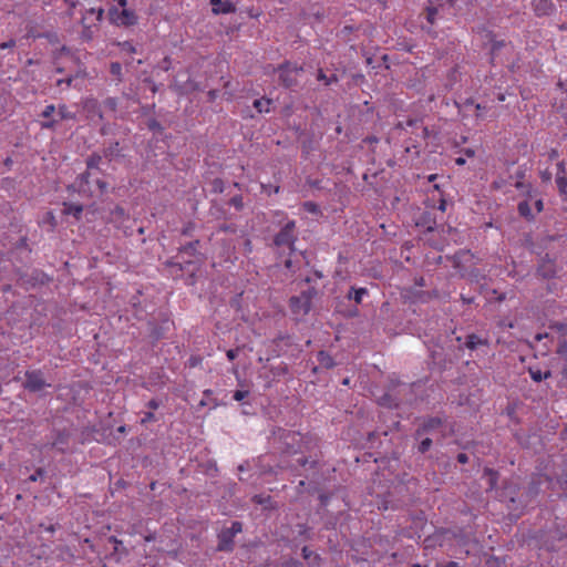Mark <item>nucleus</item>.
I'll list each match as a JSON object with an SVG mask.
<instances>
[{"mask_svg":"<svg viewBox=\"0 0 567 567\" xmlns=\"http://www.w3.org/2000/svg\"><path fill=\"white\" fill-rule=\"evenodd\" d=\"M261 187H262V189H265V192H267L269 195H270L271 193H274V194H278V193H279V190H280V187H279V186H269V187H267L266 185H264V184H262V185H261Z\"/></svg>","mask_w":567,"mask_h":567,"instance_id":"79ce46f5","label":"nucleus"},{"mask_svg":"<svg viewBox=\"0 0 567 567\" xmlns=\"http://www.w3.org/2000/svg\"><path fill=\"white\" fill-rule=\"evenodd\" d=\"M302 208L307 212V213H310V214H319L320 213V209H319V206L313 203V202H305L302 204Z\"/></svg>","mask_w":567,"mask_h":567,"instance_id":"a878e982","label":"nucleus"},{"mask_svg":"<svg viewBox=\"0 0 567 567\" xmlns=\"http://www.w3.org/2000/svg\"><path fill=\"white\" fill-rule=\"evenodd\" d=\"M52 447L56 449L61 453H65L70 450V435L65 432H60L52 442Z\"/></svg>","mask_w":567,"mask_h":567,"instance_id":"ddd939ff","label":"nucleus"},{"mask_svg":"<svg viewBox=\"0 0 567 567\" xmlns=\"http://www.w3.org/2000/svg\"><path fill=\"white\" fill-rule=\"evenodd\" d=\"M63 83H65L68 86H70V85H71V83H72V79H71V78H69V79H65V80H59V81H58V85H61V84H63Z\"/></svg>","mask_w":567,"mask_h":567,"instance_id":"6e6d98bb","label":"nucleus"},{"mask_svg":"<svg viewBox=\"0 0 567 567\" xmlns=\"http://www.w3.org/2000/svg\"><path fill=\"white\" fill-rule=\"evenodd\" d=\"M437 8L434 7H427L426 8V21L432 25L435 22L436 14H437Z\"/></svg>","mask_w":567,"mask_h":567,"instance_id":"bb28decb","label":"nucleus"},{"mask_svg":"<svg viewBox=\"0 0 567 567\" xmlns=\"http://www.w3.org/2000/svg\"><path fill=\"white\" fill-rule=\"evenodd\" d=\"M567 537L566 533H560L558 539L561 540Z\"/></svg>","mask_w":567,"mask_h":567,"instance_id":"338daca9","label":"nucleus"},{"mask_svg":"<svg viewBox=\"0 0 567 567\" xmlns=\"http://www.w3.org/2000/svg\"><path fill=\"white\" fill-rule=\"evenodd\" d=\"M198 245V240L194 243H189L183 248V251L185 252H194L196 250V246Z\"/></svg>","mask_w":567,"mask_h":567,"instance_id":"a19ab883","label":"nucleus"},{"mask_svg":"<svg viewBox=\"0 0 567 567\" xmlns=\"http://www.w3.org/2000/svg\"><path fill=\"white\" fill-rule=\"evenodd\" d=\"M248 394H249V392H248V391L237 390V391H235V393H234L233 398H234V400H236V401H241V400H244L245 398H247V396H248Z\"/></svg>","mask_w":567,"mask_h":567,"instance_id":"e433bc0d","label":"nucleus"},{"mask_svg":"<svg viewBox=\"0 0 567 567\" xmlns=\"http://www.w3.org/2000/svg\"><path fill=\"white\" fill-rule=\"evenodd\" d=\"M214 187L218 192H223V182L221 179L217 178L214 181Z\"/></svg>","mask_w":567,"mask_h":567,"instance_id":"8fccbe9b","label":"nucleus"},{"mask_svg":"<svg viewBox=\"0 0 567 567\" xmlns=\"http://www.w3.org/2000/svg\"><path fill=\"white\" fill-rule=\"evenodd\" d=\"M83 109L87 112L89 116L97 115L100 118H102V113L97 100L93 97L85 99L83 101Z\"/></svg>","mask_w":567,"mask_h":567,"instance_id":"f3484780","label":"nucleus"},{"mask_svg":"<svg viewBox=\"0 0 567 567\" xmlns=\"http://www.w3.org/2000/svg\"><path fill=\"white\" fill-rule=\"evenodd\" d=\"M202 363V358L200 357H197V355H192L188 360V365L190 368H195L197 367L198 364Z\"/></svg>","mask_w":567,"mask_h":567,"instance_id":"4c0bfd02","label":"nucleus"},{"mask_svg":"<svg viewBox=\"0 0 567 567\" xmlns=\"http://www.w3.org/2000/svg\"><path fill=\"white\" fill-rule=\"evenodd\" d=\"M538 274L544 278H550L555 275V266L551 261H544L539 268Z\"/></svg>","mask_w":567,"mask_h":567,"instance_id":"412c9836","label":"nucleus"},{"mask_svg":"<svg viewBox=\"0 0 567 567\" xmlns=\"http://www.w3.org/2000/svg\"><path fill=\"white\" fill-rule=\"evenodd\" d=\"M44 475L43 468H38L34 474L30 475L29 481L35 482L39 477Z\"/></svg>","mask_w":567,"mask_h":567,"instance_id":"58836bf2","label":"nucleus"},{"mask_svg":"<svg viewBox=\"0 0 567 567\" xmlns=\"http://www.w3.org/2000/svg\"><path fill=\"white\" fill-rule=\"evenodd\" d=\"M153 421H155V415L152 411H148V412L144 413V416L142 417L141 423L146 424V423H150Z\"/></svg>","mask_w":567,"mask_h":567,"instance_id":"c9c22d12","label":"nucleus"},{"mask_svg":"<svg viewBox=\"0 0 567 567\" xmlns=\"http://www.w3.org/2000/svg\"><path fill=\"white\" fill-rule=\"evenodd\" d=\"M58 115H59L60 120H75L76 118V114L74 112H71L65 104H60L58 106Z\"/></svg>","mask_w":567,"mask_h":567,"instance_id":"b1692460","label":"nucleus"},{"mask_svg":"<svg viewBox=\"0 0 567 567\" xmlns=\"http://www.w3.org/2000/svg\"><path fill=\"white\" fill-rule=\"evenodd\" d=\"M457 461L461 463V464H465L467 463L468 461V456L465 454V453H460L457 455Z\"/></svg>","mask_w":567,"mask_h":567,"instance_id":"09e8293b","label":"nucleus"},{"mask_svg":"<svg viewBox=\"0 0 567 567\" xmlns=\"http://www.w3.org/2000/svg\"><path fill=\"white\" fill-rule=\"evenodd\" d=\"M566 349H567V341H564L563 344H560L558 352L561 353Z\"/></svg>","mask_w":567,"mask_h":567,"instance_id":"052dcab7","label":"nucleus"},{"mask_svg":"<svg viewBox=\"0 0 567 567\" xmlns=\"http://www.w3.org/2000/svg\"><path fill=\"white\" fill-rule=\"evenodd\" d=\"M317 78H318V80H319V81L324 82V84H326V85H329V84H331L332 82H337V81H338V79H337V76H336V75H332V76L328 78V76L326 75V73H324L321 69L319 70V72H318V76H317Z\"/></svg>","mask_w":567,"mask_h":567,"instance_id":"cd10ccee","label":"nucleus"},{"mask_svg":"<svg viewBox=\"0 0 567 567\" xmlns=\"http://www.w3.org/2000/svg\"><path fill=\"white\" fill-rule=\"evenodd\" d=\"M234 547V536L227 529H224L218 535L217 549L220 551H230Z\"/></svg>","mask_w":567,"mask_h":567,"instance_id":"9b49d317","label":"nucleus"},{"mask_svg":"<svg viewBox=\"0 0 567 567\" xmlns=\"http://www.w3.org/2000/svg\"><path fill=\"white\" fill-rule=\"evenodd\" d=\"M512 47L506 43L504 40H496L491 35V60L492 62H496L498 59L499 52L502 49H511Z\"/></svg>","mask_w":567,"mask_h":567,"instance_id":"2eb2a0df","label":"nucleus"},{"mask_svg":"<svg viewBox=\"0 0 567 567\" xmlns=\"http://www.w3.org/2000/svg\"><path fill=\"white\" fill-rule=\"evenodd\" d=\"M443 420L439 416L429 417L425 420L421 426L415 432L416 439H420L423 434L429 433L435 429L442 426Z\"/></svg>","mask_w":567,"mask_h":567,"instance_id":"1a4fd4ad","label":"nucleus"},{"mask_svg":"<svg viewBox=\"0 0 567 567\" xmlns=\"http://www.w3.org/2000/svg\"><path fill=\"white\" fill-rule=\"evenodd\" d=\"M529 374H530V378L536 382H540L543 379H547L550 377L549 371L543 373L540 370H533V369L529 370Z\"/></svg>","mask_w":567,"mask_h":567,"instance_id":"393cba45","label":"nucleus"},{"mask_svg":"<svg viewBox=\"0 0 567 567\" xmlns=\"http://www.w3.org/2000/svg\"><path fill=\"white\" fill-rule=\"evenodd\" d=\"M109 13L111 21L120 27H133L138 22L135 11L127 8L121 11L117 8H111Z\"/></svg>","mask_w":567,"mask_h":567,"instance_id":"f03ea898","label":"nucleus"},{"mask_svg":"<svg viewBox=\"0 0 567 567\" xmlns=\"http://www.w3.org/2000/svg\"><path fill=\"white\" fill-rule=\"evenodd\" d=\"M474 100L466 99L462 103H457L458 113L462 118L474 117Z\"/></svg>","mask_w":567,"mask_h":567,"instance_id":"dca6fc26","label":"nucleus"},{"mask_svg":"<svg viewBox=\"0 0 567 567\" xmlns=\"http://www.w3.org/2000/svg\"><path fill=\"white\" fill-rule=\"evenodd\" d=\"M90 173H83L76 177L74 183L69 186V190H76L80 195L85 197H91L93 195V190L90 186Z\"/></svg>","mask_w":567,"mask_h":567,"instance_id":"39448f33","label":"nucleus"},{"mask_svg":"<svg viewBox=\"0 0 567 567\" xmlns=\"http://www.w3.org/2000/svg\"><path fill=\"white\" fill-rule=\"evenodd\" d=\"M13 47H16V40H13V39H11V40H9V41H7V42H2V43L0 44V49H1V50L11 49V48H13Z\"/></svg>","mask_w":567,"mask_h":567,"instance_id":"37998d69","label":"nucleus"},{"mask_svg":"<svg viewBox=\"0 0 567 567\" xmlns=\"http://www.w3.org/2000/svg\"><path fill=\"white\" fill-rule=\"evenodd\" d=\"M535 207H536V210H537L538 213H540V212L543 210V208H544L543 200H542V199H537V200L535 202Z\"/></svg>","mask_w":567,"mask_h":567,"instance_id":"3c124183","label":"nucleus"},{"mask_svg":"<svg viewBox=\"0 0 567 567\" xmlns=\"http://www.w3.org/2000/svg\"><path fill=\"white\" fill-rule=\"evenodd\" d=\"M434 228H435V221H433V223H429V224L426 225V230H427V231H433V230H434Z\"/></svg>","mask_w":567,"mask_h":567,"instance_id":"bf43d9fd","label":"nucleus"},{"mask_svg":"<svg viewBox=\"0 0 567 567\" xmlns=\"http://www.w3.org/2000/svg\"><path fill=\"white\" fill-rule=\"evenodd\" d=\"M48 384L45 383L41 371L37 370V371H29L25 373L24 386L28 390H30L32 392H38V391H41Z\"/></svg>","mask_w":567,"mask_h":567,"instance_id":"423d86ee","label":"nucleus"},{"mask_svg":"<svg viewBox=\"0 0 567 567\" xmlns=\"http://www.w3.org/2000/svg\"><path fill=\"white\" fill-rule=\"evenodd\" d=\"M110 72L112 75L116 76L118 80H121L122 75V65L118 62H112L110 65Z\"/></svg>","mask_w":567,"mask_h":567,"instance_id":"c85d7f7f","label":"nucleus"},{"mask_svg":"<svg viewBox=\"0 0 567 567\" xmlns=\"http://www.w3.org/2000/svg\"><path fill=\"white\" fill-rule=\"evenodd\" d=\"M302 554H303V557H305V558H308V557H309L308 548H307V547H303V549H302Z\"/></svg>","mask_w":567,"mask_h":567,"instance_id":"0e129e2a","label":"nucleus"},{"mask_svg":"<svg viewBox=\"0 0 567 567\" xmlns=\"http://www.w3.org/2000/svg\"><path fill=\"white\" fill-rule=\"evenodd\" d=\"M95 184L101 193H104L107 189V184L104 181L96 179Z\"/></svg>","mask_w":567,"mask_h":567,"instance_id":"c03bdc74","label":"nucleus"},{"mask_svg":"<svg viewBox=\"0 0 567 567\" xmlns=\"http://www.w3.org/2000/svg\"><path fill=\"white\" fill-rule=\"evenodd\" d=\"M533 7L539 17L550 14L555 8L551 0H533Z\"/></svg>","mask_w":567,"mask_h":567,"instance_id":"f8f14e48","label":"nucleus"},{"mask_svg":"<svg viewBox=\"0 0 567 567\" xmlns=\"http://www.w3.org/2000/svg\"><path fill=\"white\" fill-rule=\"evenodd\" d=\"M271 105H272V100L266 99V97H261V99L255 100V102H254V107L259 113H268V112H270Z\"/></svg>","mask_w":567,"mask_h":567,"instance_id":"aec40b11","label":"nucleus"},{"mask_svg":"<svg viewBox=\"0 0 567 567\" xmlns=\"http://www.w3.org/2000/svg\"><path fill=\"white\" fill-rule=\"evenodd\" d=\"M487 339H482L476 334H470L465 341V347L470 350H475L480 346H487Z\"/></svg>","mask_w":567,"mask_h":567,"instance_id":"6ab92c4d","label":"nucleus"},{"mask_svg":"<svg viewBox=\"0 0 567 567\" xmlns=\"http://www.w3.org/2000/svg\"><path fill=\"white\" fill-rule=\"evenodd\" d=\"M214 14H228L236 12V7L230 0H210Z\"/></svg>","mask_w":567,"mask_h":567,"instance_id":"6e6552de","label":"nucleus"},{"mask_svg":"<svg viewBox=\"0 0 567 567\" xmlns=\"http://www.w3.org/2000/svg\"><path fill=\"white\" fill-rule=\"evenodd\" d=\"M466 161L464 157H456L455 158V164L458 165V166H463L465 165Z\"/></svg>","mask_w":567,"mask_h":567,"instance_id":"5fc2aeb1","label":"nucleus"},{"mask_svg":"<svg viewBox=\"0 0 567 567\" xmlns=\"http://www.w3.org/2000/svg\"><path fill=\"white\" fill-rule=\"evenodd\" d=\"M104 105L110 109L111 111H116L117 107V100L115 97H107L104 101Z\"/></svg>","mask_w":567,"mask_h":567,"instance_id":"f704fd0d","label":"nucleus"},{"mask_svg":"<svg viewBox=\"0 0 567 567\" xmlns=\"http://www.w3.org/2000/svg\"><path fill=\"white\" fill-rule=\"evenodd\" d=\"M89 13H91V14H96V19L100 21V20H102V17H103L104 10H103V9H101V8H100V9H97V10H96V9H91V10L89 11Z\"/></svg>","mask_w":567,"mask_h":567,"instance_id":"49530a36","label":"nucleus"},{"mask_svg":"<svg viewBox=\"0 0 567 567\" xmlns=\"http://www.w3.org/2000/svg\"><path fill=\"white\" fill-rule=\"evenodd\" d=\"M441 567H460V566L455 561H449V563H446L445 565H443Z\"/></svg>","mask_w":567,"mask_h":567,"instance_id":"4d7b16f0","label":"nucleus"},{"mask_svg":"<svg viewBox=\"0 0 567 567\" xmlns=\"http://www.w3.org/2000/svg\"><path fill=\"white\" fill-rule=\"evenodd\" d=\"M285 265H286L287 268H290L291 267V260L290 259L286 260Z\"/></svg>","mask_w":567,"mask_h":567,"instance_id":"774afa93","label":"nucleus"},{"mask_svg":"<svg viewBox=\"0 0 567 567\" xmlns=\"http://www.w3.org/2000/svg\"><path fill=\"white\" fill-rule=\"evenodd\" d=\"M365 295H368L367 288H351L348 298L353 299L355 303H361Z\"/></svg>","mask_w":567,"mask_h":567,"instance_id":"4be33fe9","label":"nucleus"},{"mask_svg":"<svg viewBox=\"0 0 567 567\" xmlns=\"http://www.w3.org/2000/svg\"><path fill=\"white\" fill-rule=\"evenodd\" d=\"M109 540L115 545V549H117V548H118V545H121V544H122V542H121L120 539H117L115 536H111V537L109 538Z\"/></svg>","mask_w":567,"mask_h":567,"instance_id":"603ef678","label":"nucleus"},{"mask_svg":"<svg viewBox=\"0 0 567 567\" xmlns=\"http://www.w3.org/2000/svg\"><path fill=\"white\" fill-rule=\"evenodd\" d=\"M486 111V106H483L478 103H475L474 104V117L476 120H483L484 118V114L483 112Z\"/></svg>","mask_w":567,"mask_h":567,"instance_id":"c756f323","label":"nucleus"},{"mask_svg":"<svg viewBox=\"0 0 567 567\" xmlns=\"http://www.w3.org/2000/svg\"><path fill=\"white\" fill-rule=\"evenodd\" d=\"M124 47H125V49H126L127 51H130V52H135V48H134L132 44H130V43H127V42H126V43H124Z\"/></svg>","mask_w":567,"mask_h":567,"instance_id":"13d9d810","label":"nucleus"},{"mask_svg":"<svg viewBox=\"0 0 567 567\" xmlns=\"http://www.w3.org/2000/svg\"><path fill=\"white\" fill-rule=\"evenodd\" d=\"M227 530L229 533L233 534V536L235 537L238 533H240L243 530V525L240 522H233L231 523V526L229 528H227Z\"/></svg>","mask_w":567,"mask_h":567,"instance_id":"72a5a7b5","label":"nucleus"},{"mask_svg":"<svg viewBox=\"0 0 567 567\" xmlns=\"http://www.w3.org/2000/svg\"><path fill=\"white\" fill-rule=\"evenodd\" d=\"M517 209H518L519 215L523 216L524 218H526L527 220H530L534 218V216L532 214L530 205L527 200L520 202L518 204Z\"/></svg>","mask_w":567,"mask_h":567,"instance_id":"5701e85b","label":"nucleus"},{"mask_svg":"<svg viewBox=\"0 0 567 567\" xmlns=\"http://www.w3.org/2000/svg\"><path fill=\"white\" fill-rule=\"evenodd\" d=\"M161 403L156 399H152L147 402V408L151 410H157L159 408Z\"/></svg>","mask_w":567,"mask_h":567,"instance_id":"a18cd8bd","label":"nucleus"},{"mask_svg":"<svg viewBox=\"0 0 567 567\" xmlns=\"http://www.w3.org/2000/svg\"><path fill=\"white\" fill-rule=\"evenodd\" d=\"M556 185L560 195L567 199V177L564 163L557 165Z\"/></svg>","mask_w":567,"mask_h":567,"instance_id":"9d476101","label":"nucleus"},{"mask_svg":"<svg viewBox=\"0 0 567 567\" xmlns=\"http://www.w3.org/2000/svg\"><path fill=\"white\" fill-rule=\"evenodd\" d=\"M493 187H494V188H496V189H499V188L502 187V183H501V182H498V181H495V182L493 183Z\"/></svg>","mask_w":567,"mask_h":567,"instance_id":"e2e57ef3","label":"nucleus"},{"mask_svg":"<svg viewBox=\"0 0 567 567\" xmlns=\"http://www.w3.org/2000/svg\"><path fill=\"white\" fill-rule=\"evenodd\" d=\"M101 161V156L100 155H92L87 158L86 161V165H87V168H96L99 163Z\"/></svg>","mask_w":567,"mask_h":567,"instance_id":"473e14b6","label":"nucleus"},{"mask_svg":"<svg viewBox=\"0 0 567 567\" xmlns=\"http://www.w3.org/2000/svg\"><path fill=\"white\" fill-rule=\"evenodd\" d=\"M316 295L313 288L302 291L299 296H293L289 300V307L293 316L305 317L311 309V301Z\"/></svg>","mask_w":567,"mask_h":567,"instance_id":"f257e3e1","label":"nucleus"},{"mask_svg":"<svg viewBox=\"0 0 567 567\" xmlns=\"http://www.w3.org/2000/svg\"><path fill=\"white\" fill-rule=\"evenodd\" d=\"M63 214L64 215H72L76 219L81 218L82 212H83V205L75 204V203H63Z\"/></svg>","mask_w":567,"mask_h":567,"instance_id":"a211bd4d","label":"nucleus"},{"mask_svg":"<svg viewBox=\"0 0 567 567\" xmlns=\"http://www.w3.org/2000/svg\"><path fill=\"white\" fill-rule=\"evenodd\" d=\"M486 473H488L491 475V487H494L495 482H496V472H494L492 470H486Z\"/></svg>","mask_w":567,"mask_h":567,"instance_id":"de8ad7c7","label":"nucleus"},{"mask_svg":"<svg viewBox=\"0 0 567 567\" xmlns=\"http://www.w3.org/2000/svg\"><path fill=\"white\" fill-rule=\"evenodd\" d=\"M431 446H432V440L426 437L420 442L419 452L425 453L430 450Z\"/></svg>","mask_w":567,"mask_h":567,"instance_id":"2f4dec72","label":"nucleus"},{"mask_svg":"<svg viewBox=\"0 0 567 567\" xmlns=\"http://www.w3.org/2000/svg\"><path fill=\"white\" fill-rule=\"evenodd\" d=\"M302 71V66L286 63L279 68V80L284 86L292 87L297 84V76Z\"/></svg>","mask_w":567,"mask_h":567,"instance_id":"20e7f679","label":"nucleus"},{"mask_svg":"<svg viewBox=\"0 0 567 567\" xmlns=\"http://www.w3.org/2000/svg\"><path fill=\"white\" fill-rule=\"evenodd\" d=\"M239 349H229L226 352L228 360L233 361L237 358Z\"/></svg>","mask_w":567,"mask_h":567,"instance_id":"ea45409f","label":"nucleus"},{"mask_svg":"<svg viewBox=\"0 0 567 567\" xmlns=\"http://www.w3.org/2000/svg\"><path fill=\"white\" fill-rule=\"evenodd\" d=\"M229 204L234 206L236 209L240 210L244 207L243 197L240 195L234 196L230 198Z\"/></svg>","mask_w":567,"mask_h":567,"instance_id":"7c9ffc66","label":"nucleus"},{"mask_svg":"<svg viewBox=\"0 0 567 567\" xmlns=\"http://www.w3.org/2000/svg\"><path fill=\"white\" fill-rule=\"evenodd\" d=\"M144 539H145V542H153V540H155V536L150 534V535L145 536Z\"/></svg>","mask_w":567,"mask_h":567,"instance_id":"680f3d73","label":"nucleus"},{"mask_svg":"<svg viewBox=\"0 0 567 567\" xmlns=\"http://www.w3.org/2000/svg\"><path fill=\"white\" fill-rule=\"evenodd\" d=\"M249 16L251 18H258L259 17V13H254L252 10L249 11Z\"/></svg>","mask_w":567,"mask_h":567,"instance_id":"69168bd1","label":"nucleus"},{"mask_svg":"<svg viewBox=\"0 0 567 567\" xmlns=\"http://www.w3.org/2000/svg\"><path fill=\"white\" fill-rule=\"evenodd\" d=\"M55 110L56 109L53 104H49L44 107V110L40 114V116L42 117V121H40L41 128H43V130L55 128V126L58 124V120H55L53 117Z\"/></svg>","mask_w":567,"mask_h":567,"instance_id":"0eeeda50","label":"nucleus"},{"mask_svg":"<svg viewBox=\"0 0 567 567\" xmlns=\"http://www.w3.org/2000/svg\"><path fill=\"white\" fill-rule=\"evenodd\" d=\"M296 221L289 220L281 230L275 236L274 244L277 247L287 246L291 250L293 249L295 243L297 240L296 234Z\"/></svg>","mask_w":567,"mask_h":567,"instance_id":"7ed1b4c3","label":"nucleus"},{"mask_svg":"<svg viewBox=\"0 0 567 567\" xmlns=\"http://www.w3.org/2000/svg\"><path fill=\"white\" fill-rule=\"evenodd\" d=\"M464 154L467 156V157H474L475 156V151L472 150V148H465L464 150Z\"/></svg>","mask_w":567,"mask_h":567,"instance_id":"864d4df0","label":"nucleus"},{"mask_svg":"<svg viewBox=\"0 0 567 567\" xmlns=\"http://www.w3.org/2000/svg\"><path fill=\"white\" fill-rule=\"evenodd\" d=\"M128 219V214L121 206H115L111 212L110 221L113 223L117 228L122 227V224Z\"/></svg>","mask_w":567,"mask_h":567,"instance_id":"4468645a","label":"nucleus"}]
</instances>
